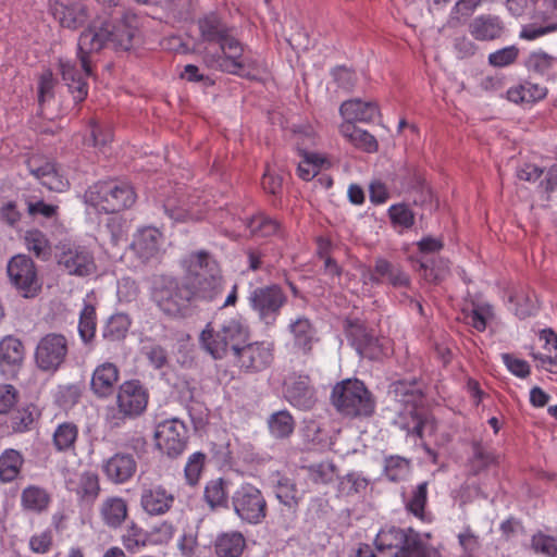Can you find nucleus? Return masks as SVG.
Returning a JSON list of instances; mask_svg holds the SVG:
<instances>
[{"mask_svg": "<svg viewBox=\"0 0 557 557\" xmlns=\"http://www.w3.org/2000/svg\"><path fill=\"white\" fill-rule=\"evenodd\" d=\"M532 548L536 553H542L548 557H557V541L543 533H537L532 536Z\"/></svg>", "mask_w": 557, "mask_h": 557, "instance_id": "62", "label": "nucleus"}, {"mask_svg": "<svg viewBox=\"0 0 557 557\" xmlns=\"http://www.w3.org/2000/svg\"><path fill=\"white\" fill-rule=\"evenodd\" d=\"M124 451L123 453H131L134 455L135 460H141L146 457L148 454V442L147 440L139 435L135 434L129 436L125 443L123 444Z\"/></svg>", "mask_w": 557, "mask_h": 557, "instance_id": "63", "label": "nucleus"}, {"mask_svg": "<svg viewBox=\"0 0 557 557\" xmlns=\"http://www.w3.org/2000/svg\"><path fill=\"white\" fill-rule=\"evenodd\" d=\"M341 132L355 147L367 152L377 151L379 145L374 136L357 127L355 124L343 123Z\"/></svg>", "mask_w": 557, "mask_h": 557, "instance_id": "34", "label": "nucleus"}, {"mask_svg": "<svg viewBox=\"0 0 557 557\" xmlns=\"http://www.w3.org/2000/svg\"><path fill=\"white\" fill-rule=\"evenodd\" d=\"M149 392L147 387L136 379L124 381L116 391L115 404L122 407V411L128 412L135 419L147 409Z\"/></svg>", "mask_w": 557, "mask_h": 557, "instance_id": "15", "label": "nucleus"}, {"mask_svg": "<svg viewBox=\"0 0 557 557\" xmlns=\"http://www.w3.org/2000/svg\"><path fill=\"white\" fill-rule=\"evenodd\" d=\"M34 414L30 408H22L12 412L10 417V426L14 432L23 433L29 431L34 424Z\"/></svg>", "mask_w": 557, "mask_h": 557, "instance_id": "55", "label": "nucleus"}, {"mask_svg": "<svg viewBox=\"0 0 557 557\" xmlns=\"http://www.w3.org/2000/svg\"><path fill=\"white\" fill-rule=\"evenodd\" d=\"M69 343L64 335L49 333L41 337L35 349V362L40 371L57 372L65 362Z\"/></svg>", "mask_w": 557, "mask_h": 557, "instance_id": "9", "label": "nucleus"}, {"mask_svg": "<svg viewBox=\"0 0 557 557\" xmlns=\"http://www.w3.org/2000/svg\"><path fill=\"white\" fill-rule=\"evenodd\" d=\"M101 469L108 481L124 484L136 474L137 461L133 454L117 451L103 460Z\"/></svg>", "mask_w": 557, "mask_h": 557, "instance_id": "17", "label": "nucleus"}, {"mask_svg": "<svg viewBox=\"0 0 557 557\" xmlns=\"http://www.w3.org/2000/svg\"><path fill=\"white\" fill-rule=\"evenodd\" d=\"M161 240V232L156 227L147 226L135 234L131 247L139 259L147 262L158 256Z\"/></svg>", "mask_w": 557, "mask_h": 557, "instance_id": "23", "label": "nucleus"}, {"mask_svg": "<svg viewBox=\"0 0 557 557\" xmlns=\"http://www.w3.org/2000/svg\"><path fill=\"white\" fill-rule=\"evenodd\" d=\"M174 503V495L162 485H144L140 493V505L150 516H160L168 512Z\"/></svg>", "mask_w": 557, "mask_h": 557, "instance_id": "21", "label": "nucleus"}, {"mask_svg": "<svg viewBox=\"0 0 557 557\" xmlns=\"http://www.w3.org/2000/svg\"><path fill=\"white\" fill-rule=\"evenodd\" d=\"M8 275L11 283L24 298H34L41 290V282L38 278L36 265L25 255L15 256L9 261Z\"/></svg>", "mask_w": 557, "mask_h": 557, "instance_id": "10", "label": "nucleus"}, {"mask_svg": "<svg viewBox=\"0 0 557 557\" xmlns=\"http://www.w3.org/2000/svg\"><path fill=\"white\" fill-rule=\"evenodd\" d=\"M106 231L110 234L113 245H117L121 240H126L127 221L121 215H111L107 219Z\"/></svg>", "mask_w": 557, "mask_h": 557, "instance_id": "54", "label": "nucleus"}, {"mask_svg": "<svg viewBox=\"0 0 557 557\" xmlns=\"http://www.w3.org/2000/svg\"><path fill=\"white\" fill-rule=\"evenodd\" d=\"M418 271L429 283L438 284L449 272L448 261L426 257L419 261Z\"/></svg>", "mask_w": 557, "mask_h": 557, "instance_id": "40", "label": "nucleus"}, {"mask_svg": "<svg viewBox=\"0 0 557 557\" xmlns=\"http://www.w3.org/2000/svg\"><path fill=\"white\" fill-rule=\"evenodd\" d=\"M50 495L48 492L36 485L25 487L21 495V503L24 509L41 512L46 510L50 504Z\"/></svg>", "mask_w": 557, "mask_h": 557, "instance_id": "36", "label": "nucleus"}, {"mask_svg": "<svg viewBox=\"0 0 557 557\" xmlns=\"http://www.w3.org/2000/svg\"><path fill=\"white\" fill-rule=\"evenodd\" d=\"M546 92L545 87L531 82H524L517 87L510 88L507 91V98L515 103H532L543 99Z\"/></svg>", "mask_w": 557, "mask_h": 557, "instance_id": "35", "label": "nucleus"}, {"mask_svg": "<svg viewBox=\"0 0 557 557\" xmlns=\"http://www.w3.org/2000/svg\"><path fill=\"white\" fill-rule=\"evenodd\" d=\"M97 317L96 308L91 304H85L79 314L78 333L85 344H90L96 335Z\"/></svg>", "mask_w": 557, "mask_h": 557, "instance_id": "47", "label": "nucleus"}, {"mask_svg": "<svg viewBox=\"0 0 557 557\" xmlns=\"http://www.w3.org/2000/svg\"><path fill=\"white\" fill-rule=\"evenodd\" d=\"M345 331L357 352L370 360H380L389 352L388 341L377 337L372 329L359 319L346 320Z\"/></svg>", "mask_w": 557, "mask_h": 557, "instance_id": "6", "label": "nucleus"}, {"mask_svg": "<svg viewBox=\"0 0 557 557\" xmlns=\"http://www.w3.org/2000/svg\"><path fill=\"white\" fill-rule=\"evenodd\" d=\"M246 226L252 237H269L278 234L281 231L280 222L264 213H257L247 219Z\"/></svg>", "mask_w": 557, "mask_h": 557, "instance_id": "39", "label": "nucleus"}, {"mask_svg": "<svg viewBox=\"0 0 557 557\" xmlns=\"http://www.w3.org/2000/svg\"><path fill=\"white\" fill-rule=\"evenodd\" d=\"M268 426L275 438H286L294 432L295 421L289 411L280 410L269 417Z\"/></svg>", "mask_w": 557, "mask_h": 557, "instance_id": "42", "label": "nucleus"}, {"mask_svg": "<svg viewBox=\"0 0 557 557\" xmlns=\"http://www.w3.org/2000/svg\"><path fill=\"white\" fill-rule=\"evenodd\" d=\"M120 370L113 362H103L96 367L90 380V389L97 398L107 399L115 392Z\"/></svg>", "mask_w": 557, "mask_h": 557, "instance_id": "19", "label": "nucleus"}, {"mask_svg": "<svg viewBox=\"0 0 557 557\" xmlns=\"http://www.w3.org/2000/svg\"><path fill=\"white\" fill-rule=\"evenodd\" d=\"M129 325L131 321L126 314H113L103 327L102 337L109 342L123 341L127 335Z\"/></svg>", "mask_w": 557, "mask_h": 557, "instance_id": "45", "label": "nucleus"}, {"mask_svg": "<svg viewBox=\"0 0 557 557\" xmlns=\"http://www.w3.org/2000/svg\"><path fill=\"white\" fill-rule=\"evenodd\" d=\"M395 424L401 430L407 431L408 434H414L420 438H422L425 429H429L431 432L435 431L434 420L422 416L413 407H406L405 411L399 412L395 419Z\"/></svg>", "mask_w": 557, "mask_h": 557, "instance_id": "28", "label": "nucleus"}, {"mask_svg": "<svg viewBox=\"0 0 557 557\" xmlns=\"http://www.w3.org/2000/svg\"><path fill=\"white\" fill-rule=\"evenodd\" d=\"M135 33L136 29L126 23L115 24L100 18L92 21L82 32L78 38V59L85 74L83 75L76 65L70 62H61L60 64L62 79L76 103L82 102L88 94L85 76L91 74L89 54L107 48L114 51H129L133 47Z\"/></svg>", "mask_w": 557, "mask_h": 557, "instance_id": "1", "label": "nucleus"}, {"mask_svg": "<svg viewBox=\"0 0 557 557\" xmlns=\"http://www.w3.org/2000/svg\"><path fill=\"white\" fill-rule=\"evenodd\" d=\"M556 58L547 54L546 52L540 51L534 52L529 57L527 65L530 70L539 74H546L552 70Z\"/></svg>", "mask_w": 557, "mask_h": 557, "instance_id": "61", "label": "nucleus"}, {"mask_svg": "<svg viewBox=\"0 0 557 557\" xmlns=\"http://www.w3.org/2000/svg\"><path fill=\"white\" fill-rule=\"evenodd\" d=\"M67 488L76 494L79 503L91 505L101 491L99 475L94 471H84L69 480Z\"/></svg>", "mask_w": 557, "mask_h": 557, "instance_id": "24", "label": "nucleus"}, {"mask_svg": "<svg viewBox=\"0 0 557 557\" xmlns=\"http://www.w3.org/2000/svg\"><path fill=\"white\" fill-rule=\"evenodd\" d=\"M375 271L383 276V282L387 281L394 287L408 286L410 283L409 276L399 267L385 259L375 261Z\"/></svg>", "mask_w": 557, "mask_h": 557, "instance_id": "44", "label": "nucleus"}, {"mask_svg": "<svg viewBox=\"0 0 557 557\" xmlns=\"http://www.w3.org/2000/svg\"><path fill=\"white\" fill-rule=\"evenodd\" d=\"M250 336L247 325L235 319L230 320L215 334L211 333V357L214 359L231 357L233 360Z\"/></svg>", "mask_w": 557, "mask_h": 557, "instance_id": "8", "label": "nucleus"}, {"mask_svg": "<svg viewBox=\"0 0 557 557\" xmlns=\"http://www.w3.org/2000/svg\"><path fill=\"white\" fill-rule=\"evenodd\" d=\"M519 55V49L516 46H508L492 52L488 55V63L494 67L508 66L516 62Z\"/></svg>", "mask_w": 557, "mask_h": 557, "instance_id": "57", "label": "nucleus"}, {"mask_svg": "<svg viewBox=\"0 0 557 557\" xmlns=\"http://www.w3.org/2000/svg\"><path fill=\"white\" fill-rule=\"evenodd\" d=\"M388 394L407 408H417L423 399L422 384L416 380H399L389 385Z\"/></svg>", "mask_w": 557, "mask_h": 557, "instance_id": "27", "label": "nucleus"}, {"mask_svg": "<svg viewBox=\"0 0 557 557\" xmlns=\"http://www.w3.org/2000/svg\"><path fill=\"white\" fill-rule=\"evenodd\" d=\"M424 543L421 540L420 533L411 528L404 530L400 545L391 555V557H420L423 554Z\"/></svg>", "mask_w": 557, "mask_h": 557, "instance_id": "38", "label": "nucleus"}, {"mask_svg": "<svg viewBox=\"0 0 557 557\" xmlns=\"http://www.w3.org/2000/svg\"><path fill=\"white\" fill-rule=\"evenodd\" d=\"M458 542L462 549L459 556L478 557L480 549L479 536L469 527L458 534Z\"/></svg>", "mask_w": 557, "mask_h": 557, "instance_id": "58", "label": "nucleus"}, {"mask_svg": "<svg viewBox=\"0 0 557 557\" xmlns=\"http://www.w3.org/2000/svg\"><path fill=\"white\" fill-rule=\"evenodd\" d=\"M405 529L391 527L382 529L375 537V546L380 552H386L389 556L393 555L397 545H400Z\"/></svg>", "mask_w": 557, "mask_h": 557, "instance_id": "49", "label": "nucleus"}, {"mask_svg": "<svg viewBox=\"0 0 557 557\" xmlns=\"http://www.w3.org/2000/svg\"><path fill=\"white\" fill-rule=\"evenodd\" d=\"M468 30L475 40L493 41L503 36L505 26L498 16L484 14L472 18Z\"/></svg>", "mask_w": 557, "mask_h": 557, "instance_id": "25", "label": "nucleus"}, {"mask_svg": "<svg viewBox=\"0 0 557 557\" xmlns=\"http://www.w3.org/2000/svg\"><path fill=\"white\" fill-rule=\"evenodd\" d=\"M206 455L203 453L193 454L185 467V476L190 485H196L205 468Z\"/></svg>", "mask_w": 557, "mask_h": 557, "instance_id": "56", "label": "nucleus"}, {"mask_svg": "<svg viewBox=\"0 0 557 557\" xmlns=\"http://www.w3.org/2000/svg\"><path fill=\"white\" fill-rule=\"evenodd\" d=\"M77 437V425L73 422H63L54 430L52 443L58 451H69L74 449Z\"/></svg>", "mask_w": 557, "mask_h": 557, "instance_id": "41", "label": "nucleus"}, {"mask_svg": "<svg viewBox=\"0 0 557 557\" xmlns=\"http://www.w3.org/2000/svg\"><path fill=\"white\" fill-rule=\"evenodd\" d=\"M100 516L109 528L116 529L121 527L128 516L126 500L117 496L108 497L101 504Z\"/></svg>", "mask_w": 557, "mask_h": 557, "instance_id": "32", "label": "nucleus"}, {"mask_svg": "<svg viewBox=\"0 0 557 557\" xmlns=\"http://www.w3.org/2000/svg\"><path fill=\"white\" fill-rule=\"evenodd\" d=\"M428 500V482L420 483L406 503V509L420 520H424L425 505Z\"/></svg>", "mask_w": 557, "mask_h": 557, "instance_id": "50", "label": "nucleus"}, {"mask_svg": "<svg viewBox=\"0 0 557 557\" xmlns=\"http://www.w3.org/2000/svg\"><path fill=\"white\" fill-rule=\"evenodd\" d=\"M184 276L181 278L190 287L195 286L207 298L209 286V253L206 250L191 252L181 261Z\"/></svg>", "mask_w": 557, "mask_h": 557, "instance_id": "16", "label": "nucleus"}, {"mask_svg": "<svg viewBox=\"0 0 557 557\" xmlns=\"http://www.w3.org/2000/svg\"><path fill=\"white\" fill-rule=\"evenodd\" d=\"M288 330L293 335L294 346L305 355L310 354L312 345L317 341V331L312 322L306 317H299L290 322Z\"/></svg>", "mask_w": 557, "mask_h": 557, "instance_id": "31", "label": "nucleus"}, {"mask_svg": "<svg viewBox=\"0 0 557 557\" xmlns=\"http://www.w3.org/2000/svg\"><path fill=\"white\" fill-rule=\"evenodd\" d=\"M369 485V480L358 473L351 472L338 481V493L345 496L359 494Z\"/></svg>", "mask_w": 557, "mask_h": 557, "instance_id": "52", "label": "nucleus"}, {"mask_svg": "<svg viewBox=\"0 0 557 557\" xmlns=\"http://www.w3.org/2000/svg\"><path fill=\"white\" fill-rule=\"evenodd\" d=\"M332 77L337 87L345 91H351L357 84L356 73L344 65L333 69Z\"/></svg>", "mask_w": 557, "mask_h": 557, "instance_id": "59", "label": "nucleus"}, {"mask_svg": "<svg viewBox=\"0 0 557 557\" xmlns=\"http://www.w3.org/2000/svg\"><path fill=\"white\" fill-rule=\"evenodd\" d=\"M287 302V295L278 284L253 288L248 296L250 308L265 325H274Z\"/></svg>", "mask_w": 557, "mask_h": 557, "instance_id": "7", "label": "nucleus"}, {"mask_svg": "<svg viewBox=\"0 0 557 557\" xmlns=\"http://www.w3.org/2000/svg\"><path fill=\"white\" fill-rule=\"evenodd\" d=\"M27 169L49 190L65 191L70 183L55 168L54 163L44 161L39 157H32L26 161Z\"/></svg>", "mask_w": 557, "mask_h": 557, "instance_id": "18", "label": "nucleus"}, {"mask_svg": "<svg viewBox=\"0 0 557 557\" xmlns=\"http://www.w3.org/2000/svg\"><path fill=\"white\" fill-rule=\"evenodd\" d=\"M497 460L496 455L486 449L481 442L474 441L472 443V458L470 459V469L473 474H479L488 466L495 463Z\"/></svg>", "mask_w": 557, "mask_h": 557, "instance_id": "48", "label": "nucleus"}, {"mask_svg": "<svg viewBox=\"0 0 557 557\" xmlns=\"http://www.w3.org/2000/svg\"><path fill=\"white\" fill-rule=\"evenodd\" d=\"M339 113L345 119V123L355 124V122H373L380 111L376 102L356 98L344 101L341 104Z\"/></svg>", "mask_w": 557, "mask_h": 557, "instance_id": "26", "label": "nucleus"}, {"mask_svg": "<svg viewBox=\"0 0 557 557\" xmlns=\"http://www.w3.org/2000/svg\"><path fill=\"white\" fill-rule=\"evenodd\" d=\"M58 264L70 275L88 276L96 271L92 252L85 246L64 243L57 247Z\"/></svg>", "mask_w": 557, "mask_h": 557, "instance_id": "12", "label": "nucleus"}, {"mask_svg": "<svg viewBox=\"0 0 557 557\" xmlns=\"http://www.w3.org/2000/svg\"><path fill=\"white\" fill-rule=\"evenodd\" d=\"M454 51L458 59H469L479 51V46L466 35L457 36L454 39Z\"/></svg>", "mask_w": 557, "mask_h": 557, "instance_id": "64", "label": "nucleus"}, {"mask_svg": "<svg viewBox=\"0 0 557 557\" xmlns=\"http://www.w3.org/2000/svg\"><path fill=\"white\" fill-rule=\"evenodd\" d=\"M23 463L24 458L18 450L5 449L0 456V481L7 483L15 480Z\"/></svg>", "mask_w": 557, "mask_h": 557, "instance_id": "37", "label": "nucleus"}, {"mask_svg": "<svg viewBox=\"0 0 557 557\" xmlns=\"http://www.w3.org/2000/svg\"><path fill=\"white\" fill-rule=\"evenodd\" d=\"M331 403L337 412L349 418L369 417L374 411L372 395L358 379L336 383L331 393Z\"/></svg>", "mask_w": 557, "mask_h": 557, "instance_id": "4", "label": "nucleus"}, {"mask_svg": "<svg viewBox=\"0 0 557 557\" xmlns=\"http://www.w3.org/2000/svg\"><path fill=\"white\" fill-rule=\"evenodd\" d=\"M51 11L53 16L59 20L60 24L70 29L79 28L88 20V11L86 7L81 3L64 5L63 3L55 2L51 4Z\"/></svg>", "mask_w": 557, "mask_h": 557, "instance_id": "30", "label": "nucleus"}, {"mask_svg": "<svg viewBox=\"0 0 557 557\" xmlns=\"http://www.w3.org/2000/svg\"><path fill=\"white\" fill-rule=\"evenodd\" d=\"M274 360V344L267 341H247L233 359L244 373H259L269 368Z\"/></svg>", "mask_w": 557, "mask_h": 557, "instance_id": "11", "label": "nucleus"}, {"mask_svg": "<svg viewBox=\"0 0 557 557\" xmlns=\"http://www.w3.org/2000/svg\"><path fill=\"white\" fill-rule=\"evenodd\" d=\"M235 512L249 523H259L267 516V502L252 485L243 486L233 497Z\"/></svg>", "mask_w": 557, "mask_h": 557, "instance_id": "14", "label": "nucleus"}, {"mask_svg": "<svg viewBox=\"0 0 557 557\" xmlns=\"http://www.w3.org/2000/svg\"><path fill=\"white\" fill-rule=\"evenodd\" d=\"M25 246L40 260H48L51 255V246L46 235L39 230H29L24 236Z\"/></svg>", "mask_w": 557, "mask_h": 557, "instance_id": "43", "label": "nucleus"}, {"mask_svg": "<svg viewBox=\"0 0 557 557\" xmlns=\"http://www.w3.org/2000/svg\"><path fill=\"white\" fill-rule=\"evenodd\" d=\"M205 299L198 288L175 277H162L152 290V300L158 308L173 318L186 317L191 306Z\"/></svg>", "mask_w": 557, "mask_h": 557, "instance_id": "3", "label": "nucleus"}, {"mask_svg": "<svg viewBox=\"0 0 557 557\" xmlns=\"http://www.w3.org/2000/svg\"><path fill=\"white\" fill-rule=\"evenodd\" d=\"M308 473L309 480L314 484L327 485L336 476L337 468L333 461H321L304 467Z\"/></svg>", "mask_w": 557, "mask_h": 557, "instance_id": "46", "label": "nucleus"}, {"mask_svg": "<svg viewBox=\"0 0 557 557\" xmlns=\"http://www.w3.org/2000/svg\"><path fill=\"white\" fill-rule=\"evenodd\" d=\"M388 215L394 225L410 228L414 224V213L405 203L393 205L388 209Z\"/></svg>", "mask_w": 557, "mask_h": 557, "instance_id": "53", "label": "nucleus"}, {"mask_svg": "<svg viewBox=\"0 0 557 557\" xmlns=\"http://www.w3.org/2000/svg\"><path fill=\"white\" fill-rule=\"evenodd\" d=\"M275 495L277 499L288 508H296L299 503L296 484L288 478H282L275 486Z\"/></svg>", "mask_w": 557, "mask_h": 557, "instance_id": "51", "label": "nucleus"}, {"mask_svg": "<svg viewBox=\"0 0 557 557\" xmlns=\"http://www.w3.org/2000/svg\"><path fill=\"white\" fill-rule=\"evenodd\" d=\"M157 447L171 458L180 456L187 446L188 430L185 423L172 418L157 424L154 431Z\"/></svg>", "mask_w": 557, "mask_h": 557, "instance_id": "13", "label": "nucleus"}, {"mask_svg": "<svg viewBox=\"0 0 557 557\" xmlns=\"http://www.w3.org/2000/svg\"><path fill=\"white\" fill-rule=\"evenodd\" d=\"M218 46L221 53L211 55V69L256 79L259 71L257 62L243 58L244 47L233 27L226 26L211 16V47Z\"/></svg>", "mask_w": 557, "mask_h": 557, "instance_id": "2", "label": "nucleus"}, {"mask_svg": "<svg viewBox=\"0 0 557 557\" xmlns=\"http://www.w3.org/2000/svg\"><path fill=\"white\" fill-rule=\"evenodd\" d=\"M285 391L286 399L299 409H311L317 403L315 389L309 375H294Z\"/></svg>", "mask_w": 557, "mask_h": 557, "instance_id": "22", "label": "nucleus"}, {"mask_svg": "<svg viewBox=\"0 0 557 557\" xmlns=\"http://www.w3.org/2000/svg\"><path fill=\"white\" fill-rule=\"evenodd\" d=\"M214 546L218 557H239L246 542L240 532H230L218 536Z\"/></svg>", "mask_w": 557, "mask_h": 557, "instance_id": "33", "label": "nucleus"}, {"mask_svg": "<svg viewBox=\"0 0 557 557\" xmlns=\"http://www.w3.org/2000/svg\"><path fill=\"white\" fill-rule=\"evenodd\" d=\"M296 137V146L299 153L304 157L302 161L298 164V175L305 181L312 180L321 170L326 160L313 152L306 151L302 146L306 145V141H312V138L307 134L302 139L300 134H295Z\"/></svg>", "mask_w": 557, "mask_h": 557, "instance_id": "29", "label": "nucleus"}, {"mask_svg": "<svg viewBox=\"0 0 557 557\" xmlns=\"http://www.w3.org/2000/svg\"><path fill=\"white\" fill-rule=\"evenodd\" d=\"M86 202L107 213H116L136 201L134 188L128 183L106 181L90 186L85 193Z\"/></svg>", "mask_w": 557, "mask_h": 557, "instance_id": "5", "label": "nucleus"}, {"mask_svg": "<svg viewBox=\"0 0 557 557\" xmlns=\"http://www.w3.org/2000/svg\"><path fill=\"white\" fill-rule=\"evenodd\" d=\"M123 544L128 552H135L146 545L147 534L134 523L128 527L123 535Z\"/></svg>", "mask_w": 557, "mask_h": 557, "instance_id": "60", "label": "nucleus"}, {"mask_svg": "<svg viewBox=\"0 0 557 557\" xmlns=\"http://www.w3.org/2000/svg\"><path fill=\"white\" fill-rule=\"evenodd\" d=\"M25 356L23 343L14 336H5L0 342V371L9 376H16Z\"/></svg>", "mask_w": 557, "mask_h": 557, "instance_id": "20", "label": "nucleus"}]
</instances>
